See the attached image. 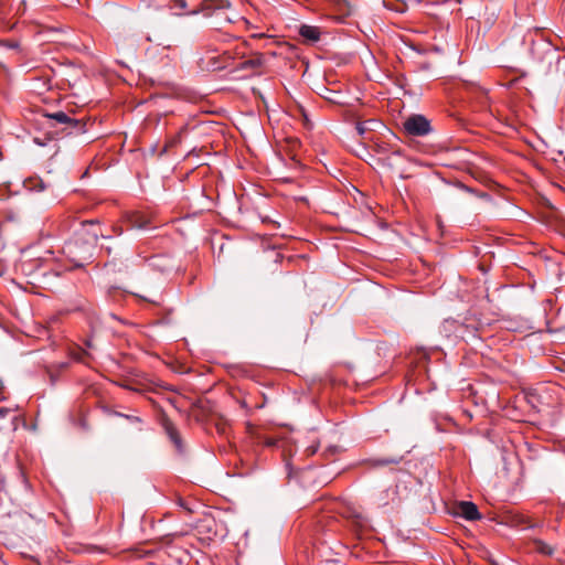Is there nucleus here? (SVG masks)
<instances>
[{"instance_id": "obj_10", "label": "nucleus", "mask_w": 565, "mask_h": 565, "mask_svg": "<svg viewBox=\"0 0 565 565\" xmlns=\"http://www.w3.org/2000/svg\"><path fill=\"white\" fill-rule=\"evenodd\" d=\"M381 121L375 119H369L356 124L358 134L363 137L366 132L372 131L375 126H379Z\"/></svg>"}, {"instance_id": "obj_4", "label": "nucleus", "mask_w": 565, "mask_h": 565, "mask_svg": "<svg viewBox=\"0 0 565 565\" xmlns=\"http://www.w3.org/2000/svg\"><path fill=\"white\" fill-rule=\"evenodd\" d=\"M49 117L58 124L70 125L74 128H77L78 131L82 130V128H83V125H81L78 120L70 117L64 111H56V113L50 114Z\"/></svg>"}, {"instance_id": "obj_16", "label": "nucleus", "mask_w": 565, "mask_h": 565, "mask_svg": "<svg viewBox=\"0 0 565 565\" xmlns=\"http://www.w3.org/2000/svg\"><path fill=\"white\" fill-rule=\"evenodd\" d=\"M8 49L15 50L19 47V43L17 41H7L4 44Z\"/></svg>"}, {"instance_id": "obj_17", "label": "nucleus", "mask_w": 565, "mask_h": 565, "mask_svg": "<svg viewBox=\"0 0 565 565\" xmlns=\"http://www.w3.org/2000/svg\"><path fill=\"white\" fill-rule=\"evenodd\" d=\"M459 188L462 189L463 191L468 192V193L477 194V192L472 188H470L468 185H465L462 183H459Z\"/></svg>"}, {"instance_id": "obj_8", "label": "nucleus", "mask_w": 565, "mask_h": 565, "mask_svg": "<svg viewBox=\"0 0 565 565\" xmlns=\"http://www.w3.org/2000/svg\"><path fill=\"white\" fill-rule=\"evenodd\" d=\"M299 33L302 38L312 42H316L320 39V30L317 26L302 25Z\"/></svg>"}, {"instance_id": "obj_18", "label": "nucleus", "mask_w": 565, "mask_h": 565, "mask_svg": "<svg viewBox=\"0 0 565 565\" xmlns=\"http://www.w3.org/2000/svg\"><path fill=\"white\" fill-rule=\"evenodd\" d=\"M10 412L9 408L7 407H0V418H3L8 415V413Z\"/></svg>"}, {"instance_id": "obj_15", "label": "nucleus", "mask_w": 565, "mask_h": 565, "mask_svg": "<svg viewBox=\"0 0 565 565\" xmlns=\"http://www.w3.org/2000/svg\"><path fill=\"white\" fill-rule=\"evenodd\" d=\"M231 7V2L227 0H220L216 9H228Z\"/></svg>"}, {"instance_id": "obj_22", "label": "nucleus", "mask_w": 565, "mask_h": 565, "mask_svg": "<svg viewBox=\"0 0 565 565\" xmlns=\"http://www.w3.org/2000/svg\"><path fill=\"white\" fill-rule=\"evenodd\" d=\"M308 451H309L310 454H315V452H316V448H311V447H310V448H308Z\"/></svg>"}, {"instance_id": "obj_2", "label": "nucleus", "mask_w": 565, "mask_h": 565, "mask_svg": "<svg viewBox=\"0 0 565 565\" xmlns=\"http://www.w3.org/2000/svg\"><path fill=\"white\" fill-rule=\"evenodd\" d=\"M404 130L411 136H426L431 131L429 120L423 115H412L403 122Z\"/></svg>"}, {"instance_id": "obj_6", "label": "nucleus", "mask_w": 565, "mask_h": 565, "mask_svg": "<svg viewBox=\"0 0 565 565\" xmlns=\"http://www.w3.org/2000/svg\"><path fill=\"white\" fill-rule=\"evenodd\" d=\"M402 461V457H387V458H371L366 462L372 468L383 467L387 465H398Z\"/></svg>"}, {"instance_id": "obj_3", "label": "nucleus", "mask_w": 565, "mask_h": 565, "mask_svg": "<svg viewBox=\"0 0 565 565\" xmlns=\"http://www.w3.org/2000/svg\"><path fill=\"white\" fill-rule=\"evenodd\" d=\"M457 513L468 521L481 519V514L475 503L470 501H461L457 505Z\"/></svg>"}, {"instance_id": "obj_21", "label": "nucleus", "mask_w": 565, "mask_h": 565, "mask_svg": "<svg viewBox=\"0 0 565 565\" xmlns=\"http://www.w3.org/2000/svg\"><path fill=\"white\" fill-rule=\"evenodd\" d=\"M266 445L271 447V446H275V445H276V441H275V440L269 439V440H267V441H266Z\"/></svg>"}, {"instance_id": "obj_11", "label": "nucleus", "mask_w": 565, "mask_h": 565, "mask_svg": "<svg viewBox=\"0 0 565 565\" xmlns=\"http://www.w3.org/2000/svg\"><path fill=\"white\" fill-rule=\"evenodd\" d=\"M534 548L537 553L545 556H552L554 554V547L542 540L534 541Z\"/></svg>"}, {"instance_id": "obj_1", "label": "nucleus", "mask_w": 565, "mask_h": 565, "mask_svg": "<svg viewBox=\"0 0 565 565\" xmlns=\"http://www.w3.org/2000/svg\"><path fill=\"white\" fill-rule=\"evenodd\" d=\"M92 244L81 242L79 238L72 239L65 243L63 253L70 258L75 266H83L84 262L90 258Z\"/></svg>"}, {"instance_id": "obj_9", "label": "nucleus", "mask_w": 565, "mask_h": 565, "mask_svg": "<svg viewBox=\"0 0 565 565\" xmlns=\"http://www.w3.org/2000/svg\"><path fill=\"white\" fill-rule=\"evenodd\" d=\"M129 223L131 227L145 230L148 227L150 220L140 213H134L129 218Z\"/></svg>"}, {"instance_id": "obj_20", "label": "nucleus", "mask_w": 565, "mask_h": 565, "mask_svg": "<svg viewBox=\"0 0 565 565\" xmlns=\"http://www.w3.org/2000/svg\"><path fill=\"white\" fill-rule=\"evenodd\" d=\"M478 196L481 198V199H487V200L490 199V196H489V194L487 192L478 193Z\"/></svg>"}, {"instance_id": "obj_7", "label": "nucleus", "mask_w": 565, "mask_h": 565, "mask_svg": "<svg viewBox=\"0 0 565 565\" xmlns=\"http://www.w3.org/2000/svg\"><path fill=\"white\" fill-rule=\"evenodd\" d=\"M23 185L29 191L42 192L46 189L44 181L38 177H31L24 180Z\"/></svg>"}, {"instance_id": "obj_14", "label": "nucleus", "mask_w": 565, "mask_h": 565, "mask_svg": "<svg viewBox=\"0 0 565 565\" xmlns=\"http://www.w3.org/2000/svg\"><path fill=\"white\" fill-rule=\"evenodd\" d=\"M116 415L124 417V418L130 420L131 423H141V418L138 416L126 415V414H121V413H116Z\"/></svg>"}, {"instance_id": "obj_13", "label": "nucleus", "mask_w": 565, "mask_h": 565, "mask_svg": "<svg viewBox=\"0 0 565 565\" xmlns=\"http://www.w3.org/2000/svg\"><path fill=\"white\" fill-rule=\"evenodd\" d=\"M402 154H403V153H402V150H401V149H394V150H392V152L390 153V156H388L387 158H385V160H388V161H390V162H388V164H390V166H392V164H393L392 160H393V159H396V158H401V157H402Z\"/></svg>"}, {"instance_id": "obj_12", "label": "nucleus", "mask_w": 565, "mask_h": 565, "mask_svg": "<svg viewBox=\"0 0 565 565\" xmlns=\"http://www.w3.org/2000/svg\"><path fill=\"white\" fill-rule=\"evenodd\" d=\"M186 3L184 0H174V3L173 6H171L170 8L172 10H175L174 13L175 14H181V11L185 8Z\"/></svg>"}, {"instance_id": "obj_5", "label": "nucleus", "mask_w": 565, "mask_h": 565, "mask_svg": "<svg viewBox=\"0 0 565 565\" xmlns=\"http://www.w3.org/2000/svg\"><path fill=\"white\" fill-rule=\"evenodd\" d=\"M164 430L179 451H182V440L178 429L171 422L164 423Z\"/></svg>"}, {"instance_id": "obj_23", "label": "nucleus", "mask_w": 565, "mask_h": 565, "mask_svg": "<svg viewBox=\"0 0 565 565\" xmlns=\"http://www.w3.org/2000/svg\"><path fill=\"white\" fill-rule=\"evenodd\" d=\"M379 153H384V148L383 147H380L379 150H377Z\"/></svg>"}, {"instance_id": "obj_19", "label": "nucleus", "mask_w": 565, "mask_h": 565, "mask_svg": "<svg viewBox=\"0 0 565 565\" xmlns=\"http://www.w3.org/2000/svg\"><path fill=\"white\" fill-rule=\"evenodd\" d=\"M248 63H249L250 65H253V66H258V65H260V63H262V62H260V58L258 57V58H256V60H252V61H249Z\"/></svg>"}]
</instances>
